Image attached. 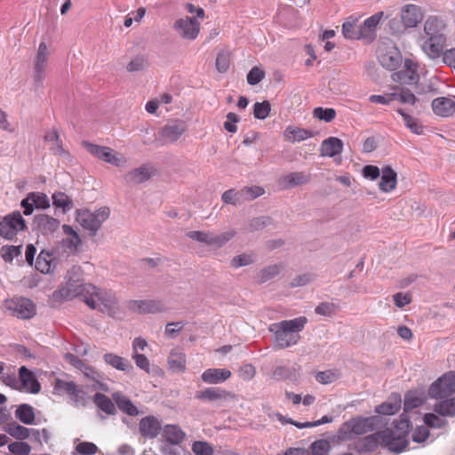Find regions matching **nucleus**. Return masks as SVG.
<instances>
[{"label":"nucleus","instance_id":"obj_1","mask_svg":"<svg viewBox=\"0 0 455 455\" xmlns=\"http://www.w3.org/2000/svg\"><path fill=\"white\" fill-rule=\"evenodd\" d=\"M60 297L68 299L80 298L90 308L99 309L110 316H114L118 307V299L112 290H100L91 283L68 276L66 287L59 291Z\"/></svg>","mask_w":455,"mask_h":455},{"label":"nucleus","instance_id":"obj_2","mask_svg":"<svg viewBox=\"0 0 455 455\" xmlns=\"http://www.w3.org/2000/svg\"><path fill=\"white\" fill-rule=\"evenodd\" d=\"M307 322V317L299 316L270 324L268 331L273 334L275 345L283 349L297 344L300 338L299 332L304 329Z\"/></svg>","mask_w":455,"mask_h":455},{"label":"nucleus","instance_id":"obj_3","mask_svg":"<svg viewBox=\"0 0 455 455\" xmlns=\"http://www.w3.org/2000/svg\"><path fill=\"white\" fill-rule=\"evenodd\" d=\"M379 418L371 417H355L340 425L337 433L339 441H351L355 435H362L374 431L379 425Z\"/></svg>","mask_w":455,"mask_h":455},{"label":"nucleus","instance_id":"obj_4","mask_svg":"<svg viewBox=\"0 0 455 455\" xmlns=\"http://www.w3.org/2000/svg\"><path fill=\"white\" fill-rule=\"evenodd\" d=\"M412 428V424L406 413L400 416V419L394 421V429L387 428L384 432H388L390 436L387 448L395 453H400L409 445L408 435Z\"/></svg>","mask_w":455,"mask_h":455},{"label":"nucleus","instance_id":"obj_5","mask_svg":"<svg viewBox=\"0 0 455 455\" xmlns=\"http://www.w3.org/2000/svg\"><path fill=\"white\" fill-rule=\"evenodd\" d=\"M110 210L104 206L91 212L87 210H79L77 212L76 220L80 223L84 229L89 232V235H96L102 223L108 219Z\"/></svg>","mask_w":455,"mask_h":455},{"label":"nucleus","instance_id":"obj_6","mask_svg":"<svg viewBox=\"0 0 455 455\" xmlns=\"http://www.w3.org/2000/svg\"><path fill=\"white\" fill-rule=\"evenodd\" d=\"M28 229L26 220L20 211H14L5 216H0V236L12 241L20 231Z\"/></svg>","mask_w":455,"mask_h":455},{"label":"nucleus","instance_id":"obj_7","mask_svg":"<svg viewBox=\"0 0 455 455\" xmlns=\"http://www.w3.org/2000/svg\"><path fill=\"white\" fill-rule=\"evenodd\" d=\"M390 434L388 432L378 431L363 437L356 438L351 444V449L356 452L371 453L375 451L379 445L387 448Z\"/></svg>","mask_w":455,"mask_h":455},{"label":"nucleus","instance_id":"obj_8","mask_svg":"<svg viewBox=\"0 0 455 455\" xmlns=\"http://www.w3.org/2000/svg\"><path fill=\"white\" fill-rule=\"evenodd\" d=\"M455 393V371H450L428 387L427 395L432 399H443L451 396Z\"/></svg>","mask_w":455,"mask_h":455},{"label":"nucleus","instance_id":"obj_9","mask_svg":"<svg viewBox=\"0 0 455 455\" xmlns=\"http://www.w3.org/2000/svg\"><path fill=\"white\" fill-rule=\"evenodd\" d=\"M235 395L221 387H210L195 395V398L204 403H216L218 406H223L228 401L235 399Z\"/></svg>","mask_w":455,"mask_h":455},{"label":"nucleus","instance_id":"obj_10","mask_svg":"<svg viewBox=\"0 0 455 455\" xmlns=\"http://www.w3.org/2000/svg\"><path fill=\"white\" fill-rule=\"evenodd\" d=\"M54 389L59 394L68 395L76 406L86 405V393L74 381H67L64 379H57L55 380Z\"/></svg>","mask_w":455,"mask_h":455},{"label":"nucleus","instance_id":"obj_11","mask_svg":"<svg viewBox=\"0 0 455 455\" xmlns=\"http://www.w3.org/2000/svg\"><path fill=\"white\" fill-rule=\"evenodd\" d=\"M5 308L13 316L20 319H29L36 315L35 304L27 298L6 300Z\"/></svg>","mask_w":455,"mask_h":455},{"label":"nucleus","instance_id":"obj_12","mask_svg":"<svg viewBox=\"0 0 455 455\" xmlns=\"http://www.w3.org/2000/svg\"><path fill=\"white\" fill-rule=\"evenodd\" d=\"M23 208V213L29 216L35 209L44 210L50 207V200L46 194L41 192H30L20 202Z\"/></svg>","mask_w":455,"mask_h":455},{"label":"nucleus","instance_id":"obj_13","mask_svg":"<svg viewBox=\"0 0 455 455\" xmlns=\"http://www.w3.org/2000/svg\"><path fill=\"white\" fill-rule=\"evenodd\" d=\"M384 17L383 12H378L367 18L360 26L359 31L362 41L366 44L372 43L377 37V28Z\"/></svg>","mask_w":455,"mask_h":455},{"label":"nucleus","instance_id":"obj_14","mask_svg":"<svg viewBox=\"0 0 455 455\" xmlns=\"http://www.w3.org/2000/svg\"><path fill=\"white\" fill-rule=\"evenodd\" d=\"M186 124L183 121L174 120L166 124L160 131V140L164 143H173L185 132Z\"/></svg>","mask_w":455,"mask_h":455},{"label":"nucleus","instance_id":"obj_15","mask_svg":"<svg viewBox=\"0 0 455 455\" xmlns=\"http://www.w3.org/2000/svg\"><path fill=\"white\" fill-rule=\"evenodd\" d=\"M161 430L162 424L156 417L149 415L140 419L139 432L143 437L154 439L158 436Z\"/></svg>","mask_w":455,"mask_h":455},{"label":"nucleus","instance_id":"obj_16","mask_svg":"<svg viewBox=\"0 0 455 455\" xmlns=\"http://www.w3.org/2000/svg\"><path fill=\"white\" fill-rule=\"evenodd\" d=\"M83 146L92 156L114 165H118L120 159L114 154L113 149L104 146H99L88 141H83Z\"/></svg>","mask_w":455,"mask_h":455},{"label":"nucleus","instance_id":"obj_17","mask_svg":"<svg viewBox=\"0 0 455 455\" xmlns=\"http://www.w3.org/2000/svg\"><path fill=\"white\" fill-rule=\"evenodd\" d=\"M174 28L179 31L182 37L188 39H195L199 33V23L195 17L179 19L176 20Z\"/></svg>","mask_w":455,"mask_h":455},{"label":"nucleus","instance_id":"obj_18","mask_svg":"<svg viewBox=\"0 0 455 455\" xmlns=\"http://www.w3.org/2000/svg\"><path fill=\"white\" fill-rule=\"evenodd\" d=\"M19 379L22 388L31 394H38L41 391V384L32 371L26 366L19 369Z\"/></svg>","mask_w":455,"mask_h":455},{"label":"nucleus","instance_id":"obj_19","mask_svg":"<svg viewBox=\"0 0 455 455\" xmlns=\"http://www.w3.org/2000/svg\"><path fill=\"white\" fill-rule=\"evenodd\" d=\"M445 42L444 36H430L424 42L422 49L429 58L437 59L443 53Z\"/></svg>","mask_w":455,"mask_h":455},{"label":"nucleus","instance_id":"obj_20","mask_svg":"<svg viewBox=\"0 0 455 455\" xmlns=\"http://www.w3.org/2000/svg\"><path fill=\"white\" fill-rule=\"evenodd\" d=\"M231 375V371L226 368H209L202 373L201 379L206 384L218 385L228 380Z\"/></svg>","mask_w":455,"mask_h":455},{"label":"nucleus","instance_id":"obj_21","mask_svg":"<svg viewBox=\"0 0 455 455\" xmlns=\"http://www.w3.org/2000/svg\"><path fill=\"white\" fill-rule=\"evenodd\" d=\"M422 18L423 15L420 8L414 4L405 5L402 10L400 17L406 28L416 27Z\"/></svg>","mask_w":455,"mask_h":455},{"label":"nucleus","instance_id":"obj_22","mask_svg":"<svg viewBox=\"0 0 455 455\" xmlns=\"http://www.w3.org/2000/svg\"><path fill=\"white\" fill-rule=\"evenodd\" d=\"M379 62L387 70H395L402 62V54L397 48H392L381 52L379 56Z\"/></svg>","mask_w":455,"mask_h":455},{"label":"nucleus","instance_id":"obj_23","mask_svg":"<svg viewBox=\"0 0 455 455\" xmlns=\"http://www.w3.org/2000/svg\"><path fill=\"white\" fill-rule=\"evenodd\" d=\"M34 224L43 234L48 235L55 232L60 227V220L47 214H38L34 218Z\"/></svg>","mask_w":455,"mask_h":455},{"label":"nucleus","instance_id":"obj_24","mask_svg":"<svg viewBox=\"0 0 455 455\" xmlns=\"http://www.w3.org/2000/svg\"><path fill=\"white\" fill-rule=\"evenodd\" d=\"M397 173L389 165L382 168L380 180L378 184L380 191L389 193L396 188Z\"/></svg>","mask_w":455,"mask_h":455},{"label":"nucleus","instance_id":"obj_25","mask_svg":"<svg viewBox=\"0 0 455 455\" xmlns=\"http://www.w3.org/2000/svg\"><path fill=\"white\" fill-rule=\"evenodd\" d=\"M432 108L437 116H451L455 112V101L448 97H439L432 101Z\"/></svg>","mask_w":455,"mask_h":455},{"label":"nucleus","instance_id":"obj_26","mask_svg":"<svg viewBox=\"0 0 455 455\" xmlns=\"http://www.w3.org/2000/svg\"><path fill=\"white\" fill-rule=\"evenodd\" d=\"M155 170L148 165H141L125 174L124 180L129 184H141L148 180Z\"/></svg>","mask_w":455,"mask_h":455},{"label":"nucleus","instance_id":"obj_27","mask_svg":"<svg viewBox=\"0 0 455 455\" xmlns=\"http://www.w3.org/2000/svg\"><path fill=\"white\" fill-rule=\"evenodd\" d=\"M161 431L164 443L169 444L179 445L185 439V433L177 425H165Z\"/></svg>","mask_w":455,"mask_h":455},{"label":"nucleus","instance_id":"obj_28","mask_svg":"<svg viewBox=\"0 0 455 455\" xmlns=\"http://www.w3.org/2000/svg\"><path fill=\"white\" fill-rule=\"evenodd\" d=\"M343 150V141L336 137H329L323 140L321 145V156L333 157Z\"/></svg>","mask_w":455,"mask_h":455},{"label":"nucleus","instance_id":"obj_29","mask_svg":"<svg viewBox=\"0 0 455 455\" xmlns=\"http://www.w3.org/2000/svg\"><path fill=\"white\" fill-rule=\"evenodd\" d=\"M112 398L117 405L118 409L129 416H137L139 414L138 408L132 403L130 398L120 392L112 394Z\"/></svg>","mask_w":455,"mask_h":455},{"label":"nucleus","instance_id":"obj_30","mask_svg":"<svg viewBox=\"0 0 455 455\" xmlns=\"http://www.w3.org/2000/svg\"><path fill=\"white\" fill-rule=\"evenodd\" d=\"M131 303L140 314L157 313L164 310V304L159 300H132Z\"/></svg>","mask_w":455,"mask_h":455},{"label":"nucleus","instance_id":"obj_31","mask_svg":"<svg viewBox=\"0 0 455 455\" xmlns=\"http://www.w3.org/2000/svg\"><path fill=\"white\" fill-rule=\"evenodd\" d=\"M434 405V411L442 417H455V395L443 399H437Z\"/></svg>","mask_w":455,"mask_h":455},{"label":"nucleus","instance_id":"obj_32","mask_svg":"<svg viewBox=\"0 0 455 455\" xmlns=\"http://www.w3.org/2000/svg\"><path fill=\"white\" fill-rule=\"evenodd\" d=\"M402 399L399 395H394L388 399L377 406L375 411L382 415H394L401 408Z\"/></svg>","mask_w":455,"mask_h":455},{"label":"nucleus","instance_id":"obj_33","mask_svg":"<svg viewBox=\"0 0 455 455\" xmlns=\"http://www.w3.org/2000/svg\"><path fill=\"white\" fill-rule=\"evenodd\" d=\"M55 260L53 252L42 250L36 260V269L43 274H48L52 270V264Z\"/></svg>","mask_w":455,"mask_h":455},{"label":"nucleus","instance_id":"obj_34","mask_svg":"<svg viewBox=\"0 0 455 455\" xmlns=\"http://www.w3.org/2000/svg\"><path fill=\"white\" fill-rule=\"evenodd\" d=\"M103 359L107 364L111 365L118 371H129L133 369V366L127 359L113 353L105 354Z\"/></svg>","mask_w":455,"mask_h":455},{"label":"nucleus","instance_id":"obj_35","mask_svg":"<svg viewBox=\"0 0 455 455\" xmlns=\"http://www.w3.org/2000/svg\"><path fill=\"white\" fill-rule=\"evenodd\" d=\"M284 136L291 142H300L314 136V132L299 127L288 126L284 131Z\"/></svg>","mask_w":455,"mask_h":455},{"label":"nucleus","instance_id":"obj_36","mask_svg":"<svg viewBox=\"0 0 455 455\" xmlns=\"http://www.w3.org/2000/svg\"><path fill=\"white\" fill-rule=\"evenodd\" d=\"M357 18L350 16L342 25V34L345 38L350 40H362L359 26L356 25Z\"/></svg>","mask_w":455,"mask_h":455},{"label":"nucleus","instance_id":"obj_37","mask_svg":"<svg viewBox=\"0 0 455 455\" xmlns=\"http://www.w3.org/2000/svg\"><path fill=\"white\" fill-rule=\"evenodd\" d=\"M93 403L100 411L108 415H115L116 412L115 403L108 396L102 393H96L93 395Z\"/></svg>","mask_w":455,"mask_h":455},{"label":"nucleus","instance_id":"obj_38","mask_svg":"<svg viewBox=\"0 0 455 455\" xmlns=\"http://www.w3.org/2000/svg\"><path fill=\"white\" fill-rule=\"evenodd\" d=\"M15 417L25 425H32L35 422V410L28 403H21L15 411Z\"/></svg>","mask_w":455,"mask_h":455},{"label":"nucleus","instance_id":"obj_39","mask_svg":"<svg viewBox=\"0 0 455 455\" xmlns=\"http://www.w3.org/2000/svg\"><path fill=\"white\" fill-rule=\"evenodd\" d=\"M309 181V176L302 172H290L282 179L284 188H291L306 184Z\"/></svg>","mask_w":455,"mask_h":455},{"label":"nucleus","instance_id":"obj_40","mask_svg":"<svg viewBox=\"0 0 455 455\" xmlns=\"http://www.w3.org/2000/svg\"><path fill=\"white\" fill-rule=\"evenodd\" d=\"M168 365L173 372H183L186 369L185 355L172 350L168 356Z\"/></svg>","mask_w":455,"mask_h":455},{"label":"nucleus","instance_id":"obj_41","mask_svg":"<svg viewBox=\"0 0 455 455\" xmlns=\"http://www.w3.org/2000/svg\"><path fill=\"white\" fill-rule=\"evenodd\" d=\"M4 431L8 433L11 436L18 439L24 440L29 437L30 429L18 424L15 421L8 423L4 427Z\"/></svg>","mask_w":455,"mask_h":455},{"label":"nucleus","instance_id":"obj_42","mask_svg":"<svg viewBox=\"0 0 455 455\" xmlns=\"http://www.w3.org/2000/svg\"><path fill=\"white\" fill-rule=\"evenodd\" d=\"M444 27V24L441 19L437 17H428L424 24V31L427 36H444L441 30Z\"/></svg>","mask_w":455,"mask_h":455},{"label":"nucleus","instance_id":"obj_43","mask_svg":"<svg viewBox=\"0 0 455 455\" xmlns=\"http://www.w3.org/2000/svg\"><path fill=\"white\" fill-rule=\"evenodd\" d=\"M52 198L53 205L60 208L64 213L69 212L74 207L72 199L63 192L58 191L53 193Z\"/></svg>","mask_w":455,"mask_h":455},{"label":"nucleus","instance_id":"obj_44","mask_svg":"<svg viewBox=\"0 0 455 455\" xmlns=\"http://www.w3.org/2000/svg\"><path fill=\"white\" fill-rule=\"evenodd\" d=\"M425 425L429 428H443L448 425V421L442 418L439 414L433 412L426 413L423 417Z\"/></svg>","mask_w":455,"mask_h":455},{"label":"nucleus","instance_id":"obj_45","mask_svg":"<svg viewBox=\"0 0 455 455\" xmlns=\"http://www.w3.org/2000/svg\"><path fill=\"white\" fill-rule=\"evenodd\" d=\"M419 78L417 70H400L393 75V79L400 84H411Z\"/></svg>","mask_w":455,"mask_h":455},{"label":"nucleus","instance_id":"obj_46","mask_svg":"<svg viewBox=\"0 0 455 455\" xmlns=\"http://www.w3.org/2000/svg\"><path fill=\"white\" fill-rule=\"evenodd\" d=\"M1 255L5 262L12 263L15 257L22 253V245H4L1 247Z\"/></svg>","mask_w":455,"mask_h":455},{"label":"nucleus","instance_id":"obj_47","mask_svg":"<svg viewBox=\"0 0 455 455\" xmlns=\"http://www.w3.org/2000/svg\"><path fill=\"white\" fill-rule=\"evenodd\" d=\"M397 112L402 116L405 126L413 133L418 135L423 133V125L419 124L414 117L405 113L403 109H398Z\"/></svg>","mask_w":455,"mask_h":455},{"label":"nucleus","instance_id":"obj_48","mask_svg":"<svg viewBox=\"0 0 455 455\" xmlns=\"http://www.w3.org/2000/svg\"><path fill=\"white\" fill-rule=\"evenodd\" d=\"M426 400V397L418 396L412 393H408L405 395L403 403V412H408L413 409L421 406Z\"/></svg>","mask_w":455,"mask_h":455},{"label":"nucleus","instance_id":"obj_49","mask_svg":"<svg viewBox=\"0 0 455 455\" xmlns=\"http://www.w3.org/2000/svg\"><path fill=\"white\" fill-rule=\"evenodd\" d=\"M271 111V105L269 101L264 100L262 102H256L253 106L254 117L259 120L266 119Z\"/></svg>","mask_w":455,"mask_h":455},{"label":"nucleus","instance_id":"obj_50","mask_svg":"<svg viewBox=\"0 0 455 455\" xmlns=\"http://www.w3.org/2000/svg\"><path fill=\"white\" fill-rule=\"evenodd\" d=\"M314 116L319 120H323L327 123L331 122L336 116V111L334 108L322 107L315 108L313 111Z\"/></svg>","mask_w":455,"mask_h":455},{"label":"nucleus","instance_id":"obj_51","mask_svg":"<svg viewBox=\"0 0 455 455\" xmlns=\"http://www.w3.org/2000/svg\"><path fill=\"white\" fill-rule=\"evenodd\" d=\"M269 224H271V219L269 217H267V216L256 217V218L251 219L249 221L247 229L250 232H254L257 230L263 229L265 227L268 226Z\"/></svg>","mask_w":455,"mask_h":455},{"label":"nucleus","instance_id":"obj_52","mask_svg":"<svg viewBox=\"0 0 455 455\" xmlns=\"http://www.w3.org/2000/svg\"><path fill=\"white\" fill-rule=\"evenodd\" d=\"M233 236V232H225L220 235H213L210 233L208 245L221 247L226 243H228Z\"/></svg>","mask_w":455,"mask_h":455},{"label":"nucleus","instance_id":"obj_53","mask_svg":"<svg viewBox=\"0 0 455 455\" xmlns=\"http://www.w3.org/2000/svg\"><path fill=\"white\" fill-rule=\"evenodd\" d=\"M310 448L312 455H327L331 450V444L327 440L321 439L315 441Z\"/></svg>","mask_w":455,"mask_h":455},{"label":"nucleus","instance_id":"obj_54","mask_svg":"<svg viewBox=\"0 0 455 455\" xmlns=\"http://www.w3.org/2000/svg\"><path fill=\"white\" fill-rule=\"evenodd\" d=\"M9 451L14 455H28L31 446L25 442H13L8 445Z\"/></svg>","mask_w":455,"mask_h":455},{"label":"nucleus","instance_id":"obj_55","mask_svg":"<svg viewBox=\"0 0 455 455\" xmlns=\"http://www.w3.org/2000/svg\"><path fill=\"white\" fill-rule=\"evenodd\" d=\"M192 451L196 455H212L213 448L207 442L196 441L192 444Z\"/></svg>","mask_w":455,"mask_h":455},{"label":"nucleus","instance_id":"obj_56","mask_svg":"<svg viewBox=\"0 0 455 455\" xmlns=\"http://www.w3.org/2000/svg\"><path fill=\"white\" fill-rule=\"evenodd\" d=\"M279 273L277 265H271L264 267L259 274V283H263L276 276Z\"/></svg>","mask_w":455,"mask_h":455},{"label":"nucleus","instance_id":"obj_57","mask_svg":"<svg viewBox=\"0 0 455 455\" xmlns=\"http://www.w3.org/2000/svg\"><path fill=\"white\" fill-rule=\"evenodd\" d=\"M265 77V72L259 67H253L247 74V83L255 85L260 83Z\"/></svg>","mask_w":455,"mask_h":455},{"label":"nucleus","instance_id":"obj_58","mask_svg":"<svg viewBox=\"0 0 455 455\" xmlns=\"http://www.w3.org/2000/svg\"><path fill=\"white\" fill-rule=\"evenodd\" d=\"M76 451L81 455H94L98 452L97 445L91 442H81L76 446Z\"/></svg>","mask_w":455,"mask_h":455},{"label":"nucleus","instance_id":"obj_59","mask_svg":"<svg viewBox=\"0 0 455 455\" xmlns=\"http://www.w3.org/2000/svg\"><path fill=\"white\" fill-rule=\"evenodd\" d=\"M430 435L428 427L425 426L417 427L412 432L411 439L413 442L421 443L425 442Z\"/></svg>","mask_w":455,"mask_h":455},{"label":"nucleus","instance_id":"obj_60","mask_svg":"<svg viewBox=\"0 0 455 455\" xmlns=\"http://www.w3.org/2000/svg\"><path fill=\"white\" fill-rule=\"evenodd\" d=\"M132 359L137 367L149 373L150 363L145 355L134 351V353H132Z\"/></svg>","mask_w":455,"mask_h":455},{"label":"nucleus","instance_id":"obj_61","mask_svg":"<svg viewBox=\"0 0 455 455\" xmlns=\"http://www.w3.org/2000/svg\"><path fill=\"white\" fill-rule=\"evenodd\" d=\"M393 99L402 103L415 104L417 98L409 90H402L399 93H393Z\"/></svg>","mask_w":455,"mask_h":455},{"label":"nucleus","instance_id":"obj_62","mask_svg":"<svg viewBox=\"0 0 455 455\" xmlns=\"http://www.w3.org/2000/svg\"><path fill=\"white\" fill-rule=\"evenodd\" d=\"M337 378H338L337 374L330 370L319 371L315 376V379L319 383L324 384V385L332 383L333 381H335L337 379Z\"/></svg>","mask_w":455,"mask_h":455},{"label":"nucleus","instance_id":"obj_63","mask_svg":"<svg viewBox=\"0 0 455 455\" xmlns=\"http://www.w3.org/2000/svg\"><path fill=\"white\" fill-rule=\"evenodd\" d=\"M315 312L320 315L331 316L335 312V306L330 302H322L315 308Z\"/></svg>","mask_w":455,"mask_h":455},{"label":"nucleus","instance_id":"obj_64","mask_svg":"<svg viewBox=\"0 0 455 455\" xmlns=\"http://www.w3.org/2000/svg\"><path fill=\"white\" fill-rule=\"evenodd\" d=\"M216 68L219 72L225 73L229 68V57L226 53H219L216 58Z\"/></svg>","mask_w":455,"mask_h":455}]
</instances>
